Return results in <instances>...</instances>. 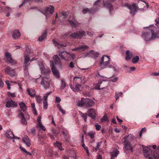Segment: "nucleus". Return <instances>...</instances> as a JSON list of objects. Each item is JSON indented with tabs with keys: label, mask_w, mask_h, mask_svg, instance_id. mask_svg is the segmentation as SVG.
Segmentation results:
<instances>
[{
	"label": "nucleus",
	"mask_w": 159,
	"mask_h": 159,
	"mask_svg": "<svg viewBox=\"0 0 159 159\" xmlns=\"http://www.w3.org/2000/svg\"><path fill=\"white\" fill-rule=\"evenodd\" d=\"M147 28L148 32L143 33L142 38L146 41H149L156 38H159V28L155 26L144 27Z\"/></svg>",
	"instance_id": "obj_1"
},
{
	"label": "nucleus",
	"mask_w": 159,
	"mask_h": 159,
	"mask_svg": "<svg viewBox=\"0 0 159 159\" xmlns=\"http://www.w3.org/2000/svg\"><path fill=\"white\" fill-rule=\"evenodd\" d=\"M110 60V57L109 56L107 55L103 56L100 61V70H102L107 68H112L113 66L111 64Z\"/></svg>",
	"instance_id": "obj_2"
},
{
	"label": "nucleus",
	"mask_w": 159,
	"mask_h": 159,
	"mask_svg": "<svg viewBox=\"0 0 159 159\" xmlns=\"http://www.w3.org/2000/svg\"><path fill=\"white\" fill-rule=\"evenodd\" d=\"M86 34V33L84 31L80 30L75 32L72 33L70 34H65L64 36L66 37L68 35H69L73 38L78 39L82 38L83 36H85Z\"/></svg>",
	"instance_id": "obj_3"
},
{
	"label": "nucleus",
	"mask_w": 159,
	"mask_h": 159,
	"mask_svg": "<svg viewBox=\"0 0 159 159\" xmlns=\"http://www.w3.org/2000/svg\"><path fill=\"white\" fill-rule=\"evenodd\" d=\"M123 6L127 7L129 10V13L132 16L135 15L137 10L139 9L138 6L135 3H133L132 5L128 3H125L123 5Z\"/></svg>",
	"instance_id": "obj_4"
},
{
	"label": "nucleus",
	"mask_w": 159,
	"mask_h": 159,
	"mask_svg": "<svg viewBox=\"0 0 159 159\" xmlns=\"http://www.w3.org/2000/svg\"><path fill=\"white\" fill-rule=\"evenodd\" d=\"M43 11H42L40 10H39V11L40 12L43 13L46 17L47 19V15L48 14L49 12L51 14H53L54 10V8L53 6H50L49 7H47L43 9Z\"/></svg>",
	"instance_id": "obj_5"
},
{
	"label": "nucleus",
	"mask_w": 159,
	"mask_h": 159,
	"mask_svg": "<svg viewBox=\"0 0 159 159\" xmlns=\"http://www.w3.org/2000/svg\"><path fill=\"white\" fill-rule=\"evenodd\" d=\"M68 21L72 27H76L79 25V23L75 19L74 16L72 15H70Z\"/></svg>",
	"instance_id": "obj_6"
},
{
	"label": "nucleus",
	"mask_w": 159,
	"mask_h": 159,
	"mask_svg": "<svg viewBox=\"0 0 159 159\" xmlns=\"http://www.w3.org/2000/svg\"><path fill=\"white\" fill-rule=\"evenodd\" d=\"M50 62L51 63L52 71L53 75L57 78H60L59 72L55 67L54 61H50Z\"/></svg>",
	"instance_id": "obj_7"
},
{
	"label": "nucleus",
	"mask_w": 159,
	"mask_h": 159,
	"mask_svg": "<svg viewBox=\"0 0 159 159\" xmlns=\"http://www.w3.org/2000/svg\"><path fill=\"white\" fill-rule=\"evenodd\" d=\"M5 71L7 74L11 77H14L16 75L15 70L10 67L9 66H7L5 69Z\"/></svg>",
	"instance_id": "obj_8"
},
{
	"label": "nucleus",
	"mask_w": 159,
	"mask_h": 159,
	"mask_svg": "<svg viewBox=\"0 0 159 159\" xmlns=\"http://www.w3.org/2000/svg\"><path fill=\"white\" fill-rule=\"evenodd\" d=\"M59 56L67 61H69L71 57V54L66 51L60 52L59 54Z\"/></svg>",
	"instance_id": "obj_9"
},
{
	"label": "nucleus",
	"mask_w": 159,
	"mask_h": 159,
	"mask_svg": "<svg viewBox=\"0 0 159 159\" xmlns=\"http://www.w3.org/2000/svg\"><path fill=\"white\" fill-rule=\"evenodd\" d=\"M17 106V103L15 101H13L10 98H8V101L6 102V104L7 107L9 108L12 107H16Z\"/></svg>",
	"instance_id": "obj_10"
},
{
	"label": "nucleus",
	"mask_w": 159,
	"mask_h": 159,
	"mask_svg": "<svg viewBox=\"0 0 159 159\" xmlns=\"http://www.w3.org/2000/svg\"><path fill=\"white\" fill-rule=\"evenodd\" d=\"M41 84L47 89L50 87L49 80L46 77H43L41 82Z\"/></svg>",
	"instance_id": "obj_11"
},
{
	"label": "nucleus",
	"mask_w": 159,
	"mask_h": 159,
	"mask_svg": "<svg viewBox=\"0 0 159 159\" xmlns=\"http://www.w3.org/2000/svg\"><path fill=\"white\" fill-rule=\"evenodd\" d=\"M124 143H131L134 139V136L131 134H129L128 135H126L124 138Z\"/></svg>",
	"instance_id": "obj_12"
},
{
	"label": "nucleus",
	"mask_w": 159,
	"mask_h": 159,
	"mask_svg": "<svg viewBox=\"0 0 159 159\" xmlns=\"http://www.w3.org/2000/svg\"><path fill=\"white\" fill-rule=\"evenodd\" d=\"M152 152V150L149 148L147 147L143 148V153L145 158H148Z\"/></svg>",
	"instance_id": "obj_13"
},
{
	"label": "nucleus",
	"mask_w": 159,
	"mask_h": 159,
	"mask_svg": "<svg viewBox=\"0 0 159 159\" xmlns=\"http://www.w3.org/2000/svg\"><path fill=\"white\" fill-rule=\"evenodd\" d=\"M5 55L6 57L7 61L8 62H9L12 65H14L16 63V62L11 57V55L10 53L8 52H6L5 53Z\"/></svg>",
	"instance_id": "obj_14"
},
{
	"label": "nucleus",
	"mask_w": 159,
	"mask_h": 159,
	"mask_svg": "<svg viewBox=\"0 0 159 159\" xmlns=\"http://www.w3.org/2000/svg\"><path fill=\"white\" fill-rule=\"evenodd\" d=\"M88 116L93 119H94L96 115L95 110L92 108L89 109L88 111Z\"/></svg>",
	"instance_id": "obj_15"
},
{
	"label": "nucleus",
	"mask_w": 159,
	"mask_h": 159,
	"mask_svg": "<svg viewBox=\"0 0 159 159\" xmlns=\"http://www.w3.org/2000/svg\"><path fill=\"white\" fill-rule=\"evenodd\" d=\"M85 106L86 107H91L94 105V102L91 99L85 98Z\"/></svg>",
	"instance_id": "obj_16"
},
{
	"label": "nucleus",
	"mask_w": 159,
	"mask_h": 159,
	"mask_svg": "<svg viewBox=\"0 0 159 159\" xmlns=\"http://www.w3.org/2000/svg\"><path fill=\"white\" fill-rule=\"evenodd\" d=\"M124 148L127 151H129L131 152L133 151V148L135 145L132 146L131 143H124Z\"/></svg>",
	"instance_id": "obj_17"
},
{
	"label": "nucleus",
	"mask_w": 159,
	"mask_h": 159,
	"mask_svg": "<svg viewBox=\"0 0 159 159\" xmlns=\"http://www.w3.org/2000/svg\"><path fill=\"white\" fill-rule=\"evenodd\" d=\"M73 83L74 85H80L83 84V81L82 78L80 77H75L74 78Z\"/></svg>",
	"instance_id": "obj_18"
},
{
	"label": "nucleus",
	"mask_w": 159,
	"mask_h": 159,
	"mask_svg": "<svg viewBox=\"0 0 159 159\" xmlns=\"http://www.w3.org/2000/svg\"><path fill=\"white\" fill-rule=\"evenodd\" d=\"M20 36V33L18 30H15L13 31L12 36L14 39H19Z\"/></svg>",
	"instance_id": "obj_19"
},
{
	"label": "nucleus",
	"mask_w": 159,
	"mask_h": 159,
	"mask_svg": "<svg viewBox=\"0 0 159 159\" xmlns=\"http://www.w3.org/2000/svg\"><path fill=\"white\" fill-rule=\"evenodd\" d=\"M23 142L26 144V146L29 147H30L31 143L30 139L27 136L25 135L22 138Z\"/></svg>",
	"instance_id": "obj_20"
},
{
	"label": "nucleus",
	"mask_w": 159,
	"mask_h": 159,
	"mask_svg": "<svg viewBox=\"0 0 159 159\" xmlns=\"http://www.w3.org/2000/svg\"><path fill=\"white\" fill-rule=\"evenodd\" d=\"M19 111L20 112V114L19 116L21 118V123L24 125H27V123L26 120L24 117V113L22 112H21L20 110H19Z\"/></svg>",
	"instance_id": "obj_21"
},
{
	"label": "nucleus",
	"mask_w": 159,
	"mask_h": 159,
	"mask_svg": "<svg viewBox=\"0 0 159 159\" xmlns=\"http://www.w3.org/2000/svg\"><path fill=\"white\" fill-rule=\"evenodd\" d=\"M27 91L28 93L31 97H34L36 95L35 91L34 89L28 88Z\"/></svg>",
	"instance_id": "obj_22"
},
{
	"label": "nucleus",
	"mask_w": 159,
	"mask_h": 159,
	"mask_svg": "<svg viewBox=\"0 0 159 159\" xmlns=\"http://www.w3.org/2000/svg\"><path fill=\"white\" fill-rule=\"evenodd\" d=\"M81 85H75V88L70 86V88L74 91L78 92L81 90Z\"/></svg>",
	"instance_id": "obj_23"
},
{
	"label": "nucleus",
	"mask_w": 159,
	"mask_h": 159,
	"mask_svg": "<svg viewBox=\"0 0 159 159\" xmlns=\"http://www.w3.org/2000/svg\"><path fill=\"white\" fill-rule=\"evenodd\" d=\"M119 153V151L116 149L113 152L110 153L111 155V159H114L115 157H116Z\"/></svg>",
	"instance_id": "obj_24"
},
{
	"label": "nucleus",
	"mask_w": 159,
	"mask_h": 159,
	"mask_svg": "<svg viewBox=\"0 0 159 159\" xmlns=\"http://www.w3.org/2000/svg\"><path fill=\"white\" fill-rule=\"evenodd\" d=\"M125 53L126 56L125 59L127 61L130 60L133 56V54L130 52L129 50L127 51Z\"/></svg>",
	"instance_id": "obj_25"
},
{
	"label": "nucleus",
	"mask_w": 159,
	"mask_h": 159,
	"mask_svg": "<svg viewBox=\"0 0 159 159\" xmlns=\"http://www.w3.org/2000/svg\"><path fill=\"white\" fill-rule=\"evenodd\" d=\"M6 135L7 137L10 139L15 138V136L13 132L11 131H7L6 133Z\"/></svg>",
	"instance_id": "obj_26"
},
{
	"label": "nucleus",
	"mask_w": 159,
	"mask_h": 159,
	"mask_svg": "<svg viewBox=\"0 0 159 159\" xmlns=\"http://www.w3.org/2000/svg\"><path fill=\"white\" fill-rule=\"evenodd\" d=\"M19 104L22 111L24 113H25L27 108L25 104L23 102H21Z\"/></svg>",
	"instance_id": "obj_27"
},
{
	"label": "nucleus",
	"mask_w": 159,
	"mask_h": 159,
	"mask_svg": "<svg viewBox=\"0 0 159 159\" xmlns=\"http://www.w3.org/2000/svg\"><path fill=\"white\" fill-rule=\"evenodd\" d=\"M93 8H91L90 9L86 8L84 9L83 10V13L84 14H85L87 12H88L90 13H93Z\"/></svg>",
	"instance_id": "obj_28"
},
{
	"label": "nucleus",
	"mask_w": 159,
	"mask_h": 159,
	"mask_svg": "<svg viewBox=\"0 0 159 159\" xmlns=\"http://www.w3.org/2000/svg\"><path fill=\"white\" fill-rule=\"evenodd\" d=\"M153 157L154 159L159 158V151L155 150L153 151Z\"/></svg>",
	"instance_id": "obj_29"
},
{
	"label": "nucleus",
	"mask_w": 159,
	"mask_h": 159,
	"mask_svg": "<svg viewBox=\"0 0 159 159\" xmlns=\"http://www.w3.org/2000/svg\"><path fill=\"white\" fill-rule=\"evenodd\" d=\"M85 98H82L81 101H78L77 102L78 105L81 107L85 106Z\"/></svg>",
	"instance_id": "obj_30"
},
{
	"label": "nucleus",
	"mask_w": 159,
	"mask_h": 159,
	"mask_svg": "<svg viewBox=\"0 0 159 159\" xmlns=\"http://www.w3.org/2000/svg\"><path fill=\"white\" fill-rule=\"evenodd\" d=\"M66 130L63 129L62 131V134L64 135L65 140L67 142L68 141V138L69 137V134L67 133V132H66Z\"/></svg>",
	"instance_id": "obj_31"
},
{
	"label": "nucleus",
	"mask_w": 159,
	"mask_h": 159,
	"mask_svg": "<svg viewBox=\"0 0 159 159\" xmlns=\"http://www.w3.org/2000/svg\"><path fill=\"white\" fill-rule=\"evenodd\" d=\"M79 50L81 52H82L85 50L86 49L89 48V47L85 45H81L79 46Z\"/></svg>",
	"instance_id": "obj_32"
},
{
	"label": "nucleus",
	"mask_w": 159,
	"mask_h": 159,
	"mask_svg": "<svg viewBox=\"0 0 159 159\" xmlns=\"http://www.w3.org/2000/svg\"><path fill=\"white\" fill-rule=\"evenodd\" d=\"M79 114L80 116L84 119L85 122L87 121V113H84L80 111H79Z\"/></svg>",
	"instance_id": "obj_33"
},
{
	"label": "nucleus",
	"mask_w": 159,
	"mask_h": 159,
	"mask_svg": "<svg viewBox=\"0 0 159 159\" xmlns=\"http://www.w3.org/2000/svg\"><path fill=\"white\" fill-rule=\"evenodd\" d=\"M109 121V119L107 118V116L106 114H105L103 116L100 120V122H108Z\"/></svg>",
	"instance_id": "obj_34"
},
{
	"label": "nucleus",
	"mask_w": 159,
	"mask_h": 159,
	"mask_svg": "<svg viewBox=\"0 0 159 159\" xmlns=\"http://www.w3.org/2000/svg\"><path fill=\"white\" fill-rule=\"evenodd\" d=\"M55 64H59L61 63V61L57 55H55L53 57Z\"/></svg>",
	"instance_id": "obj_35"
},
{
	"label": "nucleus",
	"mask_w": 159,
	"mask_h": 159,
	"mask_svg": "<svg viewBox=\"0 0 159 159\" xmlns=\"http://www.w3.org/2000/svg\"><path fill=\"white\" fill-rule=\"evenodd\" d=\"M39 64L42 73H45V68L43 63L42 62H40Z\"/></svg>",
	"instance_id": "obj_36"
},
{
	"label": "nucleus",
	"mask_w": 159,
	"mask_h": 159,
	"mask_svg": "<svg viewBox=\"0 0 159 159\" xmlns=\"http://www.w3.org/2000/svg\"><path fill=\"white\" fill-rule=\"evenodd\" d=\"M90 54H92L94 58L97 57H98L99 53L98 52H95L94 51L91 50L89 53Z\"/></svg>",
	"instance_id": "obj_37"
},
{
	"label": "nucleus",
	"mask_w": 159,
	"mask_h": 159,
	"mask_svg": "<svg viewBox=\"0 0 159 159\" xmlns=\"http://www.w3.org/2000/svg\"><path fill=\"white\" fill-rule=\"evenodd\" d=\"M30 63L29 61H25L24 65V69L25 70H27L28 69V66L29 65Z\"/></svg>",
	"instance_id": "obj_38"
},
{
	"label": "nucleus",
	"mask_w": 159,
	"mask_h": 159,
	"mask_svg": "<svg viewBox=\"0 0 159 159\" xmlns=\"http://www.w3.org/2000/svg\"><path fill=\"white\" fill-rule=\"evenodd\" d=\"M54 146L59 148V149L61 150H63V149L62 148L61 146V144L59 143L58 142H57L56 143L54 144Z\"/></svg>",
	"instance_id": "obj_39"
},
{
	"label": "nucleus",
	"mask_w": 159,
	"mask_h": 159,
	"mask_svg": "<svg viewBox=\"0 0 159 159\" xmlns=\"http://www.w3.org/2000/svg\"><path fill=\"white\" fill-rule=\"evenodd\" d=\"M47 33L46 32H44L42 36L39 37V41H42L44 39L46 36Z\"/></svg>",
	"instance_id": "obj_40"
},
{
	"label": "nucleus",
	"mask_w": 159,
	"mask_h": 159,
	"mask_svg": "<svg viewBox=\"0 0 159 159\" xmlns=\"http://www.w3.org/2000/svg\"><path fill=\"white\" fill-rule=\"evenodd\" d=\"M139 60V57L138 56H136L133 57L132 60V62L134 63L137 62Z\"/></svg>",
	"instance_id": "obj_41"
},
{
	"label": "nucleus",
	"mask_w": 159,
	"mask_h": 159,
	"mask_svg": "<svg viewBox=\"0 0 159 159\" xmlns=\"http://www.w3.org/2000/svg\"><path fill=\"white\" fill-rule=\"evenodd\" d=\"M66 84L64 80H61V89H63L66 86Z\"/></svg>",
	"instance_id": "obj_42"
},
{
	"label": "nucleus",
	"mask_w": 159,
	"mask_h": 159,
	"mask_svg": "<svg viewBox=\"0 0 159 159\" xmlns=\"http://www.w3.org/2000/svg\"><path fill=\"white\" fill-rule=\"evenodd\" d=\"M57 107L59 110L61 111L63 114H65L66 113L65 111L61 107L60 104H57Z\"/></svg>",
	"instance_id": "obj_43"
},
{
	"label": "nucleus",
	"mask_w": 159,
	"mask_h": 159,
	"mask_svg": "<svg viewBox=\"0 0 159 159\" xmlns=\"http://www.w3.org/2000/svg\"><path fill=\"white\" fill-rule=\"evenodd\" d=\"M122 93L121 92L119 93H116L115 96L116 98V100H117L119 99L120 96H121L122 95Z\"/></svg>",
	"instance_id": "obj_44"
},
{
	"label": "nucleus",
	"mask_w": 159,
	"mask_h": 159,
	"mask_svg": "<svg viewBox=\"0 0 159 159\" xmlns=\"http://www.w3.org/2000/svg\"><path fill=\"white\" fill-rule=\"evenodd\" d=\"M81 137H82V146L83 147H84V148L86 150V148H88L87 147H86L85 146V145L84 143V135L83 134H81Z\"/></svg>",
	"instance_id": "obj_45"
},
{
	"label": "nucleus",
	"mask_w": 159,
	"mask_h": 159,
	"mask_svg": "<svg viewBox=\"0 0 159 159\" xmlns=\"http://www.w3.org/2000/svg\"><path fill=\"white\" fill-rule=\"evenodd\" d=\"M99 0H97V1L95 2L93 5L94 7H96L98 9V7H99Z\"/></svg>",
	"instance_id": "obj_46"
},
{
	"label": "nucleus",
	"mask_w": 159,
	"mask_h": 159,
	"mask_svg": "<svg viewBox=\"0 0 159 159\" xmlns=\"http://www.w3.org/2000/svg\"><path fill=\"white\" fill-rule=\"evenodd\" d=\"M99 89V84L98 83V82L96 84L94 85V87L91 89Z\"/></svg>",
	"instance_id": "obj_47"
},
{
	"label": "nucleus",
	"mask_w": 159,
	"mask_h": 159,
	"mask_svg": "<svg viewBox=\"0 0 159 159\" xmlns=\"http://www.w3.org/2000/svg\"><path fill=\"white\" fill-rule=\"evenodd\" d=\"M36 99L38 103H41L42 100L41 97L37 96H36Z\"/></svg>",
	"instance_id": "obj_48"
},
{
	"label": "nucleus",
	"mask_w": 159,
	"mask_h": 159,
	"mask_svg": "<svg viewBox=\"0 0 159 159\" xmlns=\"http://www.w3.org/2000/svg\"><path fill=\"white\" fill-rule=\"evenodd\" d=\"M43 108L46 109L48 108V104L47 101H44L43 102Z\"/></svg>",
	"instance_id": "obj_49"
},
{
	"label": "nucleus",
	"mask_w": 159,
	"mask_h": 159,
	"mask_svg": "<svg viewBox=\"0 0 159 159\" xmlns=\"http://www.w3.org/2000/svg\"><path fill=\"white\" fill-rule=\"evenodd\" d=\"M38 126L43 131H45L46 130L45 127L42 125V123L38 125Z\"/></svg>",
	"instance_id": "obj_50"
},
{
	"label": "nucleus",
	"mask_w": 159,
	"mask_h": 159,
	"mask_svg": "<svg viewBox=\"0 0 159 159\" xmlns=\"http://www.w3.org/2000/svg\"><path fill=\"white\" fill-rule=\"evenodd\" d=\"M99 143L98 142L97 143V146L96 147H93V152L95 151L96 152L99 149Z\"/></svg>",
	"instance_id": "obj_51"
},
{
	"label": "nucleus",
	"mask_w": 159,
	"mask_h": 159,
	"mask_svg": "<svg viewBox=\"0 0 159 159\" xmlns=\"http://www.w3.org/2000/svg\"><path fill=\"white\" fill-rule=\"evenodd\" d=\"M88 135L90 137L91 139H93L94 138V134L93 132H89L88 133Z\"/></svg>",
	"instance_id": "obj_52"
},
{
	"label": "nucleus",
	"mask_w": 159,
	"mask_h": 159,
	"mask_svg": "<svg viewBox=\"0 0 159 159\" xmlns=\"http://www.w3.org/2000/svg\"><path fill=\"white\" fill-rule=\"evenodd\" d=\"M155 21L156 22V25L157 26V27H158L159 28V27L158 26V25H159V17H158L157 19H156L155 20Z\"/></svg>",
	"instance_id": "obj_53"
},
{
	"label": "nucleus",
	"mask_w": 159,
	"mask_h": 159,
	"mask_svg": "<svg viewBox=\"0 0 159 159\" xmlns=\"http://www.w3.org/2000/svg\"><path fill=\"white\" fill-rule=\"evenodd\" d=\"M52 42L55 45V46H57V48H59V43L57 42L54 39H53V40H52Z\"/></svg>",
	"instance_id": "obj_54"
},
{
	"label": "nucleus",
	"mask_w": 159,
	"mask_h": 159,
	"mask_svg": "<svg viewBox=\"0 0 159 159\" xmlns=\"http://www.w3.org/2000/svg\"><path fill=\"white\" fill-rule=\"evenodd\" d=\"M52 131L53 134L55 136H57V135L58 133V132L54 129H52Z\"/></svg>",
	"instance_id": "obj_55"
},
{
	"label": "nucleus",
	"mask_w": 159,
	"mask_h": 159,
	"mask_svg": "<svg viewBox=\"0 0 159 159\" xmlns=\"http://www.w3.org/2000/svg\"><path fill=\"white\" fill-rule=\"evenodd\" d=\"M30 58L28 55H25V61H29Z\"/></svg>",
	"instance_id": "obj_56"
},
{
	"label": "nucleus",
	"mask_w": 159,
	"mask_h": 159,
	"mask_svg": "<svg viewBox=\"0 0 159 159\" xmlns=\"http://www.w3.org/2000/svg\"><path fill=\"white\" fill-rule=\"evenodd\" d=\"M61 99L60 98L58 97H56L55 98V101L57 103V104H59V103L61 102Z\"/></svg>",
	"instance_id": "obj_57"
},
{
	"label": "nucleus",
	"mask_w": 159,
	"mask_h": 159,
	"mask_svg": "<svg viewBox=\"0 0 159 159\" xmlns=\"http://www.w3.org/2000/svg\"><path fill=\"white\" fill-rule=\"evenodd\" d=\"M8 94L9 96H11L12 98H14L16 97V95L15 93H11L10 92L8 93Z\"/></svg>",
	"instance_id": "obj_58"
},
{
	"label": "nucleus",
	"mask_w": 159,
	"mask_h": 159,
	"mask_svg": "<svg viewBox=\"0 0 159 159\" xmlns=\"http://www.w3.org/2000/svg\"><path fill=\"white\" fill-rule=\"evenodd\" d=\"M118 79V77H116L114 78L111 79L110 80V81L115 82H116L117 80Z\"/></svg>",
	"instance_id": "obj_59"
},
{
	"label": "nucleus",
	"mask_w": 159,
	"mask_h": 159,
	"mask_svg": "<svg viewBox=\"0 0 159 159\" xmlns=\"http://www.w3.org/2000/svg\"><path fill=\"white\" fill-rule=\"evenodd\" d=\"M41 116H39L38 117V119H37V121H38V125L40 124V123H41Z\"/></svg>",
	"instance_id": "obj_60"
},
{
	"label": "nucleus",
	"mask_w": 159,
	"mask_h": 159,
	"mask_svg": "<svg viewBox=\"0 0 159 159\" xmlns=\"http://www.w3.org/2000/svg\"><path fill=\"white\" fill-rule=\"evenodd\" d=\"M94 126L97 130H99V125H98V124L96 123L95 124Z\"/></svg>",
	"instance_id": "obj_61"
},
{
	"label": "nucleus",
	"mask_w": 159,
	"mask_h": 159,
	"mask_svg": "<svg viewBox=\"0 0 159 159\" xmlns=\"http://www.w3.org/2000/svg\"><path fill=\"white\" fill-rule=\"evenodd\" d=\"M4 85V83L2 82V80L0 78V87H2Z\"/></svg>",
	"instance_id": "obj_62"
},
{
	"label": "nucleus",
	"mask_w": 159,
	"mask_h": 159,
	"mask_svg": "<svg viewBox=\"0 0 159 159\" xmlns=\"http://www.w3.org/2000/svg\"><path fill=\"white\" fill-rule=\"evenodd\" d=\"M69 66L71 68H73L74 67V64L72 62L70 63Z\"/></svg>",
	"instance_id": "obj_63"
},
{
	"label": "nucleus",
	"mask_w": 159,
	"mask_h": 159,
	"mask_svg": "<svg viewBox=\"0 0 159 159\" xmlns=\"http://www.w3.org/2000/svg\"><path fill=\"white\" fill-rule=\"evenodd\" d=\"M152 75L155 76L159 75V72L158 73L154 72L152 74Z\"/></svg>",
	"instance_id": "obj_64"
}]
</instances>
